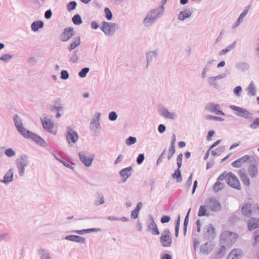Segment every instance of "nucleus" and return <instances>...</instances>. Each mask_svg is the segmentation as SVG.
<instances>
[{
    "label": "nucleus",
    "mask_w": 259,
    "mask_h": 259,
    "mask_svg": "<svg viewBox=\"0 0 259 259\" xmlns=\"http://www.w3.org/2000/svg\"><path fill=\"white\" fill-rule=\"evenodd\" d=\"M163 12L164 7L163 6L151 10L144 19V25L146 27L151 26L158 18L163 15Z\"/></svg>",
    "instance_id": "nucleus-1"
},
{
    "label": "nucleus",
    "mask_w": 259,
    "mask_h": 259,
    "mask_svg": "<svg viewBox=\"0 0 259 259\" xmlns=\"http://www.w3.org/2000/svg\"><path fill=\"white\" fill-rule=\"evenodd\" d=\"M237 235L236 234L230 232L228 231H225L221 234L220 244H224L227 245L231 244L235 242Z\"/></svg>",
    "instance_id": "nucleus-2"
},
{
    "label": "nucleus",
    "mask_w": 259,
    "mask_h": 259,
    "mask_svg": "<svg viewBox=\"0 0 259 259\" xmlns=\"http://www.w3.org/2000/svg\"><path fill=\"white\" fill-rule=\"evenodd\" d=\"M206 208L213 212H219L222 209L221 203L213 197L207 198L205 200Z\"/></svg>",
    "instance_id": "nucleus-3"
},
{
    "label": "nucleus",
    "mask_w": 259,
    "mask_h": 259,
    "mask_svg": "<svg viewBox=\"0 0 259 259\" xmlns=\"http://www.w3.org/2000/svg\"><path fill=\"white\" fill-rule=\"evenodd\" d=\"M160 242L162 247H168L172 244V236L168 229H165L161 233L160 237Z\"/></svg>",
    "instance_id": "nucleus-4"
},
{
    "label": "nucleus",
    "mask_w": 259,
    "mask_h": 259,
    "mask_svg": "<svg viewBox=\"0 0 259 259\" xmlns=\"http://www.w3.org/2000/svg\"><path fill=\"white\" fill-rule=\"evenodd\" d=\"M101 30L107 36H112L118 28L117 24L104 21L102 23Z\"/></svg>",
    "instance_id": "nucleus-5"
},
{
    "label": "nucleus",
    "mask_w": 259,
    "mask_h": 259,
    "mask_svg": "<svg viewBox=\"0 0 259 259\" xmlns=\"http://www.w3.org/2000/svg\"><path fill=\"white\" fill-rule=\"evenodd\" d=\"M65 135L67 142L70 145L75 144L79 138L77 133L70 126L67 127Z\"/></svg>",
    "instance_id": "nucleus-6"
},
{
    "label": "nucleus",
    "mask_w": 259,
    "mask_h": 259,
    "mask_svg": "<svg viewBox=\"0 0 259 259\" xmlns=\"http://www.w3.org/2000/svg\"><path fill=\"white\" fill-rule=\"evenodd\" d=\"M258 211V206L256 205L252 206L250 203H245L243 205L241 208V212L243 216L249 218L251 214L253 213H256V211Z\"/></svg>",
    "instance_id": "nucleus-7"
},
{
    "label": "nucleus",
    "mask_w": 259,
    "mask_h": 259,
    "mask_svg": "<svg viewBox=\"0 0 259 259\" xmlns=\"http://www.w3.org/2000/svg\"><path fill=\"white\" fill-rule=\"evenodd\" d=\"M158 111L159 114L165 119L175 120L178 117L176 112H170L167 108L163 106L159 108Z\"/></svg>",
    "instance_id": "nucleus-8"
},
{
    "label": "nucleus",
    "mask_w": 259,
    "mask_h": 259,
    "mask_svg": "<svg viewBox=\"0 0 259 259\" xmlns=\"http://www.w3.org/2000/svg\"><path fill=\"white\" fill-rule=\"evenodd\" d=\"M230 108L231 109L237 111L235 114L238 116L246 119L251 118L252 114L248 110L245 109L235 105H231Z\"/></svg>",
    "instance_id": "nucleus-9"
},
{
    "label": "nucleus",
    "mask_w": 259,
    "mask_h": 259,
    "mask_svg": "<svg viewBox=\"0 0 259 259\" xmlns=\"http://www.w3.org/2000/svg\"><path fill=\"white\" fill-rule=\"evenodd\" d=\"M227 184L234 189L238 190L241 189L240 183L238 178L231 172H229Z\"/></svg>",
    "instance_id": "nucleus-10"
},
{
    "label": "nucleus",
    "mask_w": 259,
    "mask_h": 259,
    "mask_svg": "<svg viewBox=\"0 0 259 259\" xmlns=\"http://www.w3.org/2000/svg\"><path fill=\"white\" fill-rule=\"evenodd\" d=\"M226 76V74L222 73L215 76H209L207 78V82L209 86L217 89L219 87L217 80L222 79Z\"/></svg>",
    "instance_id": "nucleus-11"
},
{
    "label": "nucleus",
    "mask_w": 259,
    "mask_h": 259,
    "mask_svg": "<svg viewBox=\"0 0 259 259\" xmlns=\"http://www.w3.org/2000/svg\"><path fill=\"white\" fill-rule=\"evenodd\" d=\"M206 109L211 113H214L217 115H224L225 113L221 110V107L219 104L214 103H209L206 106Z\"/></svg>",
    "instance_id": "nucleus-12"
},
{
    "label": "nucleus",
    "mask_w": 259,
    "mask_h": 259,
    "mask_svg": "<svg viewBox=\"0 0 259 259\" xmlns=\"http://www.w3.org/2000/svg\"><path fill=\"white\" fill-rule=\"evenodd\" d=\"M74 35V30L72 27L65 28L60 35V39L63 41H67Z\"/></svg>",
    "instance_id": "nucleus-13"
},
{
    "label": "nucleus",
    "mask_w": 259,
    "mask_h": 259,
    "mask_svg": "<svg viewBox=\"0 0 259 259\" xmlns=\"http://www.w3.org/2000/svg\"><path fill=\"white\" fill-rule=\"evenodd\" d=\"M159 53L158 50H155L153 51H150L146 53V59L147 62L146 67H148L149 65L155 60L158 56Z\"/></svg>",
    "instance_id": "nucleus-14"
},
{
    "label": "nucleus",
    "mask_w": 259,
    "mask_h": 259,
    "mask_svg": "<svg viewBox=\"0 0 259 259\" xmlns=\"http://www.w3.org/2000/svg\"><path fill=\"white\" fill-rule=\"evenodd\" d=\"M150 222L148 223L147 230L153 235H159L160 232L157 228V225L155 223L153 216H149Z\"/></svg>",
    "instance_id": "nucleus-15"
},
{
    "label": "nucleus",
    "mask_w": 259,
    "mask_h": 259,
    "mask_svg": "<svg viewBox=\"0 0 259 259\" xmlns=\"http://www.w3.org/2000/svg\"><path fill=\"white\" fill-rule=\"evenodd\" d=\"M100 116V113L97 112L95 114L94 117L92 119L90 124V128L92 131H95L100 126L99 122Z\"/></svg>",
    "instance_id": "nucleus-16"
},
{
    "label": "nucleus",
    "mask_w": 259,
    "mask_h": 259,
    "mask_svg": "<svg viewBox=\"0 0 259 259\" xmlns=\"http://www.w3.org/2000/svg\"><path fill=\"white\" fill-rule=\"evenodd\" d=\"M14 179V169L10 168L5 174L3 179L1 180L0 182L5 185H8L13 181Z\"/></svg>",
    "instance_id": "nucleus-17"
},
{
    "label": "nucleus",
    "mask_w": 259,
    "mask_h": 259,
    "mask_svg": "<svg viewBox=\"0 0 259 259\" xmlns=\"http://www.w3.org/2000/svg\"><path fill=\"white\" fill-rule=\"evenodd\" d=\"M79 157L81 162H92L94 155L86 152H79Z\"/></svg>",
    "instance_id": "nucleus-18"
},
{
    "label": "nucleus",
    "mask_w": 259,
    "mask_h": 259,
    "mask_svg": "<svg viewBox=\"0 0 259 259\" xmlns=\"http://www.w3.org/2000/svg\"><path fill=\"white\" fill-rule=\"evenodd\" d=\"M247 226L249 231H251L258 228L259 218H250L248 221Z\"/></svg>",
    "instance_id": "nucleus-19"
},
{
    "label": "nucleus",
    "mask_w": 259,
    "mask_h": 259,
    "mask_svg": "<svg viewBox=\"0 0 259 259\" xmlns=\"http://www.w3.org/2000/svg\"><path fill=\"white\" fill-rule=\"evenodd\" d=\"M213 248L212 244L210 242H206L204 244L201 245L200 246V252L204 254H209Z\"/></svg>",
    "instance_id": "nucleus-20"
},
{
    "label": "nucleus",
    "mask_w": 259,
    "mask_h": 259,
    "mask_svg": "<svg viewBox=\"0 0 259 259\" xmlns=\"http://www.w3.org/2000/svg\"><path fill=\"white\" fill-rule=\"evenodd\" d=\"M66 240L84 244L85 243V238L78 235H70L67 236L64 238Z\"/></svg>",
    "instance_id": "nucleus-21"
},
{
    "label": "nucleus",
    "mask_w": 259,
    "mask_h": 259,
    "mask_svg": "<svg viewBox=\"0 0 259 259\" xmlns=\"http://www.w3.org/2000/svg\"><path fill=\"white\" fill-rule=\"evenodd\" d=\"M64 105L61 103V100L58 99L52 102V106L51 111L53 112H59L63 108Z\"/></svg>",
    "instance_id": "nucleus-22"
},
{
    "label": "nucleus",
    "mask_w": 259,
    "mask_h": 259,
    "mask_svg": "<svg viewBox=\"0 0 259 259\" xmlns=\"http://www.w3.org/2000/svg\"><path fill=\"white\" fill-rule=\"evenodd\" d=\"M169 153V149H168V151H166V149H164L163 152L160 155L156 162H162L163 161L170 160L173 155H171L170 156Z\"/></svg>",
    "instance_id": "nucleus-23"
},
{
    "label": "nucleus",
    "mask_w": 259,
    "mask_h": 259,
    "mask_svg": "<svg viewBox=\"0 0 259 259\" xmlns=\"http://www.w3.org/2000/svg\"><path fill=\"white\" fill-rule=\"evenodd\" d=\"M191 11L186 10L181 11L178 16V19L181 21H184L186 19L189 18L192 16Z\"/></svg>",
    "instance_id": "nucleus-24"
},
{
    "label": "nucleus",
    "mask_w": 259,
    "mask_h": 259,
    "mask_svg": "<svg viewBox=\"0 0 259 259\" xmlns=\"http://www.w3.org/2000/svg\"><path fill=\"white\" fill-rule=\"evenodd\" d=\"M249 175L251 178H256L258 174L257 166L254 163L250 164L248 168Z\"/></svg>",
    "instance_id": "nucleus-25"
},
{
    "label": "nucleus",
    "mask_w": 259,
    "mask_h": 259,
    "mask_svg": "<svg viewBox=\"0 0 259 259\" xmlns=\"http://www.w3.org/2000/svg\"><path fill=\"white\" fill-rule=\"evenodd\" d=\"M248 96H254L256 94V88L253 81H251L246 88Z\"/></svg>",
    "instance_id": "nucleus-26"
},
{
    "label": "nucleus",
    "mask_w": 259,
    "mask_h": 259,
    "mask_svg": "<svg viewBox=\"0 0 259 259\" xmlns=\"http://www.w3.org/2000/svg\"><path fill=\"white\" fill-rule=\"evenodd\" d=\"M44 22L41 20H37L33 22L31 24V29L33 32L37 31L39 29L43 27Z\"/></svg>",
    "instance_id": "nucleus-27"
},
{
    "label": "nucleus",
    "mask_w": 259,
    "mask_h": 259,
    "mask_svg": "<svg viewBox=\"0 0 259 259\" xmlns=\"http://www.w3.org/2000/svg\"><path fill=\"white\" fill-rule=\"evenodd\" d=\"M215 230V228L211 224H209L208 226L207 229V234H206V237L207 239H213L214 238Z\"/></svg>",
    "instance_id": "nucleus-28"
},
{
    "label": "nucleus",
    "mask_w": 259,
    "mask_h": 259,
    "mask_svg": "<svg viewBox=\"0 0 259 259\" xmlns=\"http://www.w3.org/2000/svg\"><path fill=\"white\" fill-rule=\"evenodd\" d=\"M102 231V229L100 228H90L87 229H83L81 230H75L73 232L78 234L82 235L84 233H89L91 232H98Z\"/></svg>",
    "instance_id": "nucleus-29"
},
{
    "label": "nucleus",
    "mask_w": 259,
    "mask_h": 259,
    "mask_svg": "<svg viewBox=\"0 0 259 259\" xmlns=\"http://www.w3.org/2000/svg\"><path fill=\"white\" fill-rule=\"evenodd\" d=\"M132 167L128 166L125 168L122 169L120 172V175L123 178H124V182L131 176V171L132 170Z\"/></svg>",
    "instance_id": "nucleus-30"
},
{
    "label": "nucleus",
    "mask_w": 259,
    "mask_h": 259,
    "mask_svg": "<svg viewBox=\"0 0 259 259\" xmlns=\"http://www.w3.org/2000/svg\"><path fill=\"white\" fill-rule=\"evenodd\" d=\"M241 253L240 249H234L229 253L228 259H239Z\"/></svg>",
    "instance_id": "nucleus-31"
},
{
    "label": "nucleus",
    "mask_w": 259,
    "mask_h": 259,
    "mask_svg": "<svg viewBox=\"0 0 259 259\" xmlns=\"http://www.w3.org/2000/svg\"><path fill=\"white\" fill-rule=\"evenodd\" d=\"M18 132L24 138L28 139V137H30V134L31 132L26 130L23 125L21 126H18L17 128Z\"/></svg>",
    "instance_id": "nucleus-32"
},
{
    "label": "nucleus",
    "mask_w": 259,
    "mask_h": 259,
    "mask_svg": "<svg viewBox=\"0 0 259 259\" xmlns=\"http://www.w3.org/2000/svg\"><path fill=\"white\" fill-rule=\"evenodd\" d=\"M236 45V41H234L232 44L227 46L226 47V48L222 50L219 52V55L220 56H222V55H223L224 54L228 53V52H229L230 51H231V50H232L233 49H234L235 48Z\"/></svg>",
    "instance_id": "nucleus-33"
},
{
    "label": "nucleus",
    "mask_w": 259,
    "mask_h": 259,
    "mask_svg": "<svg viewBox=\"0 0 259 259\" xmlns=\"http://www.w3.org/2000/svg\"><path fill=\"white\" fill-rule=\"evenodd\" d=\"M176 141V135L175 134H173L172 135V137H171V141L170 145V146L169 147V153H169L170 156L171 155H174V153L176 152L175 147V144Z\"/></svg>",
    "instance_id": "nucleus-34"
},
{
    "label": "nucleus",
    "mask_w": 259,
    "mask_h": 259,
    "mask_svg": "<svg viewBox=\"0 0 259 259\" xmlns=\"http://www.w3.org/2000/svg\"><path fill=\"white\" fill-rule=\"evenodd\" d=\"M80 44V37L78 36L76 37L73 41L71 43L70 46L68 47V49L69 51H71L73 49H74L76 47L78 46Z\"/></svg>",
    "instance_id": "nucleus-35"
},
{
    "label": "nucleus",
    "mask_w": 259,
    "mask_h": 259,
    "mask_svg": "<svg viewBox=\"0 0 259 259\" xmlns=\"http://www.w3.org/2000/svg\"><path fill=\"white\" fill-rule=\"evenodd\" d=\"M220 245L221 246L218 249V251L215 254L216 257L219 258L223 257L225 255L226 250L225 244H220Z\"/></svg>",
    "instance_id": "nucleus-36"
},
{
    "label": "nucleus",
    "mask_w": 259,
    "mask_h": 259,
    "mask_svg": "<svg viewBox=\"0 0 259 259\" xmlns=\"http://www.w3.org/2000/svg\"><path fill=\"white\" fill-rule=\"evenodd\" d=\"M253 161H256L253 156H250L247 155H246L242 156L240 158L236 160L234 162H253Z\"/></svg>",
    "instance_id": "nucleus-37"
},
{
    "label": "nucleus",
    "mask_w": 259,
    "mask_h": 259,
    "mask_svg": "<svg viewBox=\"0 0 259 259\" xmlns=\"http://www.w3.org/2000/svg\"><path fill=\"white\" fill-rule=\"evenodd\" d=\"M42 126L47 132H49V119L47 115L44 114L42 117L40 118Z\"/></svg>",
    "instance_id": "nucleus-38"
},
{
    "label": "nucleus",
    "mask_w": 259,
    "mask_h": 259,
    "mask_svg": "<svg viewBox=\"0 0 259 259\" xmlns=\"http://www.w3.org/2000/svg\"><path fill=\"white\" fill-rule=\"evenodd\" d=\"M171 177L173 179H176L177 183H181L182 181V177L180 170L177 169L175 172L172 174Z\"/></svg>",
    "instance_id": "nucleus-39"
},
{
    "label": "nucleus",
    "mask_w": 259,
    "mask_h": 259,
    "mask_svg": "<svg viewBox=\"0 0 259 259\" xmlns=\"http://www.w3.org/2000/svg\"><path fill=\"white\" fill-rule=\"evenodd\" d=\"M236 67L238 70L244 71L249 68V65L245 62H239L236 64Z\"/></svg>",
    "instance_id": "nucleus-40"
},
{
    "label": "nucleus",
    "mask_w": 259,
    "mask_h": 259,
    "mask_svg": "<svg viewBox=\"0 0 259 259\" xmlns=\"http://www.w3.org/2000/svg\"><path fill=\"white\" fill-rule=\"evenodd\" d=\"M104 203L105 200L103 195L101 193L98 194L97 199L95 200L94 205L95 206H99L104 204Z\"/></svg>",
    "instance_id": "nucleus-41"
},
{
    "label": "nucleus",
    "mask_w": 259,
    "mask_h": 259,
    "mask_svg": "<svg viewBox=\"0 0 259 259\" xmlns=\"http://www.w3.org/2000/svg\"><path fill=\"white\" fill-rule=\"evenodd\" d=\"M250 6H247L245 7V9L243 10V11L241 13V14L239 15V18H238L237 20L241 23L243 22L244 18L246 16V15L247 14L249 9H250Z\"/></svg>",
    "instance_id": "nucleus-42"
},
{
    "label": "nucleus",
    "mask_w": 259,
    "mask_h": 259,
    "mask_svg": "<svg viewBox=\"0 0 259 259\" xmlns=\"http://www.w3.org/2000/svg\"><path fill=\"white\" fill-rule=\"evenodd\" d=\"M13 120L16 128H17L18 126H21L23 125L22 122V119L18 114L14 115L13 117Z\"/></svg>",
    "instance_id": "nucleus-43"
},
{
    "label": "nucleus",
    "mask_w": 259,
    "mask_h": 259,
    "mask_svg": "<svg viewBox=\"0 0 259 259\" xmlns=\"http://www.w3.org/2000/svg\"><path fill=\"white\" fill-rule=\"evenodd\" d=\"M27 165V163H17V168L18 172L20 176H23L24 174L25 167Z\"/></svg>",
    "instance_id": "nucleus-44"
},
{
    "label": "nucleus",
    "mask_w": 259,
    "mask_h": 259,
    "mask_svg": "<svg viewBox=\"0 0 259 259\" xmlns=\"http://www.w3.org/2000/svg\"><path fill=\"white\" fill-rule=\"evenodd\" d=\"M206 208H207L205 204L204 205H200L198 212V216L200 217L208 216V214L206 212Z\"/></svg>",
    "instance_id": "nucleus-45"
},
{
    "label": "nucleus",
    "mask_w": 259,
    "mask_h": 259,
    "mask_svg": "<svg viewBox=\"0 0 259 259\" xmlns=\"http://www.w3.org/2000/svg\"><path fill=\"white\" fill-rule=\"evenodd\" d=\"M224 187V184L218 181L215 183L213 186V190L215 192H218L219 191L222 190Z\"/></svg>",
    "instance_id": "nucleus-46"
},
{
    "label": "nucleus",
    "mask_w": 259,
    "mask_h": 259,
    "mask_svg": "<svg viewBox=\"0 0 259 259\" xmlns=\"http://www.w3.org/2000/svg\"><path fill=\"white\" fill-rule=\"evenodd\" d=\"M249 127L253 130L259 128V118H255L249 125Z\"/></svg>",
    "instance_id": "nucleus-47"
},
{
    "label": "nucleus",
    "mask_w": 259,
    "mask_h": 259,
    "mask_svg": "<svg viewBox=\"0 0 259 259\" xmlns=\"http://www.w3.org/2000/svg\"><path fill=\"white\" fill-rule=\"evenodd\" d=\"M72 21L75 25H79L82 22L81 17L79 14L75 15L72 17Z\"/></svg>",
    "instance_id": "nucleus-48"
},
{
    "label": "nucleus",
    "mask_w": 259,
    "mask_h": 259,
    "mask_svg": "<svg viewBox=\"0 0 259 259\" xmlns=\"http://www.w3.org/2000/svg\"><path fill=\"white\" fill-rule=\"evenodd\" d=\"M205 118L207 120H217L222 121L224 120V119L221 117L215 116L211 115H205L204 116Z\"/></svg>",
    "instance_id": "nucleus-49"
},
{
    "label": "nucleus",
    "mask_w": 259,
    "mask_h": 259,
    "mask_svg": "<svg viewBox=\"0 0 259 259\" xmlns=\"http://www.w3.org/2000/svg\"><path fill=\"white\" fill-rule=\"evenodd\" d=\"M214 64V60H208L203 67V69L207 71H209L213 67Z\"/></svg>",
    "instance_id": "nucleus-50"
},
{
    "label": "nucleus",
    "mask_w": 259,
    "mask_h": 259,
    "mask_svg": "<svg viewBox=\"0 0 259 259\" xmlns=\"http://www.w3.org/2000/svg\"><path fill=\"white\" fill-rule=\"evenodd\" d=\"M77 3L75 1H71L67 5V10L68 12H71L75 9Z\"/></svg>",
    "instance_id": "nucleus-51"
},
{
    "label": "nucleus",
    "mask_w": 259,
    "mask_h": 259,
    "mask_svg": "<svg viewBox=\"0 0 259 259\" xmlns=\"http://www.w3.org/2000/svg\"><path fill=\"white\" fill-rule=\"evenodd\" d=\"M13 55H10L9 54H5L0 57V60L7 63L13 58Z\"/></svg>",
    "instance_id": "nucleus-52"
},
{
    "label": "nucleus",
    "mask_w": 259,
    "mask_h": 259,
    "mask_svg": "<svg viewBox=\"0 0 259 259\" xmlns=\"http://www.w3.org/2000/svg\"><path fill=\"white\" fill-rule=\"evenodd\" d=\"M89 68L84 67L79 72L78 75L81 78H84L86 76L87 74L89 72Z\"/></svg>",
    "instance_id": "nucleus-53"
},
{
    "label": "nucleus",
    "mask_w": 259,
    "mask_h": 259,
    "mask_svg": "<svg viewBox=\"0 0 259 259\" xmlns=\"http://www.w3.org/2000/svg\"><path fill=\"white\" fill-rule=\"evenodd\" d=\"M28 139H30L36 143L38 140H40V136L31 132Z\"/></svg>",
    "instance_id": "nucleus-54"
},
{
    "label": "nucleus",
    "mask_w": 259,
    "mask_h": 259,
    "mask_svg": "<svg viewBox=\"0 0 259 259\" xmlns=\"http://www.w3.org/2000/svg\"><path fill=\"white\" fill-rule=\"evenodd\" d=\"M38 254L40 255V257L41 259H49V253H46L45 249H39Z\"/></svg>",
    "instance_id": "nucleus-55"
},
{
    "label": "nucleus",
    "mask_w": 259,
    "mask_h": 259,
    "mask_svg": "<svg viewBox=\"0 0 259 259\" xmlns=\"http://www.w3.org/2000/svg\"><path fill=\"white\" fill-rule=\"evenodd\" d=\"M137 141V139L134 137H129L125 141V143L127 145H132L135 144Z\"/></svg>",
    "instance_id": "nucleus-56"
},
{
    "label": "nucleus",
    "mask_w": 259,
    "mask_h": 259,
    "mask_svg": "<svg viewBox=\"0 0 259 259\" xmlns=\"http://www.w3.org/2000/svg\"><path fill=\"white\" fill-rule=\"evenodd\" d=\"M104 12L106 15V18L108 20H110L112 18V14L108 8H105Z\"/></svg>",
    "instance_id": "nucleus-57"
},
{
    "label": "nucleus",
    "mask_w": 259,
    "mask_h": 259,
    "mask_svg": "<svg viewBox=\"0 0 259 259\" xmlns=\"http://www.w3.org/2000/svg\"><path fill=\"white\" fill-rule=\"evenodd\" d=\"M5 154L9 157L14 156L15 155V152L12 148L7 149L5 152Z\"/></svg>",
    "instance_id": "nucleus-58"
},
{
    "label": "nucleus",
    "mask_w": 259,
    "mask_h": 259,
    "mask_svg": "<svg viewBox=\"0 0 259 259\" xmlns=\"http://www.w3.org/2000/svg\"><path fill=\"white\" fill-rule=\"evenodd\" d=\"M117 114L115 111H112L109 113L108 115L109 119L111 121H115L117 118Z\"/></svg>",
    "instance_id": "nucleus-59"
},
{
    "label": "nucleus",
    "mask_w": 259,
    "mask_h": 259,
    "mask_svg": "<svg viewBox=\"0 0 259 259\" xmlns=\"http://www.w3.org/2000/svg\"><path fill=\"white\" fill-rule=\"evenodd\" d=\"M242 91V89L241 86H237L233 90V93L238 97L240 96L241 93Z\"/></svg>",
    "instance_id": "nucleus-60"
},
{
    "label": "nucleus",
    "mask_w": 259,
    "mask_h": 259,
    "mask_svg": "<svg viewBox=\"0 0 259 259\" xmlns=\"http://www.w3.org/2000/svg\"><path fill=\"white\" fill-rule=\"evenodd\" d=\"M60 77L62 79L66 80L69 78V73L67 71L63 70L61 71Z\"/></svg>",
    "instance_id": "nucleus-61"
},
{
    "label": "nucleus",
    "mask_w": 259,
    "mask_h": 259,
    "mask_svg": "<svg viewBox=\"0 0 259 259\" xmlns=\"http://www.w3.org/2000/svg\"><path fill=\"white\" fill-rule=\"evenodd\" d=\"M36 144L41 147H46L47 146V142L41 137L40 140H38Z\"/></svg>",
    "instance_id": "nucleus-62"
},
{
    "label": "nucleus",
    "mask_w": 259,
    "mask_h": 259,
    "mask_svg": "<svg viewBox=\"0 0 259 259\" xmlns=\"http://www.w3.org/2000/svg\"><path fill=\"white\" fill-rule=\"evenodd\" d=\"M228 176H229V173H227L226 172H224L221 175H220L219 176V177L217 179V181H222L225 179H227L228 180Z\"/></svg>",
    "instance_id": "nucleus-63"
},
{
    "label": "nucleus",
    "mask_w": 259,
    "mask_h": 259,
    "mask_svg": "<svg viewBox=\"0 0 259 259\" xmlns=\"http://www.w3.org/2000/svg\"><path fill=\"white\" fill-rule=\"evenodd\" d=\"M242 183L246 186H248L250 185V180L247 175L240 179Z\"/></svg>",
    "instance_id": "nucleus-64"
}]
</instances>
